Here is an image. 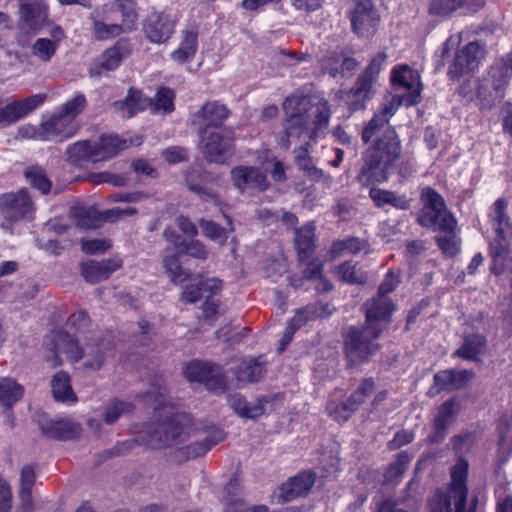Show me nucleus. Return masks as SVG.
<instances>
[{"mask_svg":"<svg viewBox=\"0 0 512 512\" xmlns=\"http://www.w3.org/2000/svg\"><path fill=\"white\" fill-rule=\"evenodd\" d=\"M143 397L157 403L154 407L157 420L146 427L147 445L158 449L176 446L186 441L194 432L192 418L188 414L177 411L172 405L162 403L165 387L159 385L157 389L148 391Z\"/></svg>","mask_w":512,"mask_h":512,"instance_id":"nucleus-1","label":"nucleus"},{"mask_svg":"<svg viewBox=\"0 0 512 512\" xmlns=\"http://www.w3.org/2000/svg\"><path fill=\"white\" fill-rule=\"evenodd\" d=\"M402 154V145L394 128H387L383 134L362 154V166L357 181L364 187L386 182L394 172Z\"/></svg>","mask_w":512,"mask_h":512,"instance_id":"nucleus-2","label":"nucleus"},{"mask_svg":"<svg viewBox=\"0 0 512 512\" xmlns=\"http://www.w3.org/2000/svg\"><path fill=\"white\" fill-rule=\"evenodd\" d=\"M308 105L309 100L305 96L292 95L285 99L283 109L286 121L284 131L277 140L282 149L288 150L294 140L308 138L310 141H316L317 131H313L312 126L308 124L306 114L302 113Z\"/></svg>","mask_w":512,"mask_h":512,"instance_id":"nucleus-3","label":"nucleus"},{"mask_svg":"<svg viewBox=\"0 0 512 512\" xmlns=\"http://www.w3.org/2000/svg\"><path fill=\"white\" fill-rule=\"evenodd\" d=\"M468 463L460 459L451 470V485L448 494H436L431 504V512H475L477 499L472 500L470 508L466 509L468 489L466 479Z\"/></svg>","mask_w":512,"mask_h":512,"instance_id":"nucleus-4","label":"nucleus"},{"mask_svg":"<svg viewBox=\"0 0 512 512\" xmlns=\"http://www.w3.org/2000/svg\"><path fill=\"white\" fill-rule=\"evenodd\" d=\"M382 332L363 326H350L344 336V352L350 365L368 362L380 350L377 339Z\"/></svg>","mask_w":512,"mask_h":512,"instance_id":"nucleus-5","label":"nucleus"},{"mask_svg":"<svg viewBox=\"0 0 512 512\" xmlns=\"http://www.w3.org/2000/svg\"><path fill=\"white\" fill-rule=\"evenodd\" d=\"M200 134V148L205 159L216 164L225 163L234 152V131L223 128L219 131L204 129Z\"/></svg>","mask_w":512,"mask_h":512,"instance_id":"nucleus-6","label":"nucleus"},{"mask_svg":"<svg viewBox=\"0 0 512 512\" xmlns=\"http://www.w3.org/2000/svg\"><path fill=\"white\" fill-rule=\"evenodd\" d=\"M78 129L79 126L75 121L56 112L49 119L43 121L38 128H21L20 132L29 135L27 131L32 130L33 133L30 136L33 138L42 141L63 142L72 138Z\"/></svg>","mask_w":512,"mask_h":512,"instance_id":"nucleus-7","label":"nucleus"},{"mask_svg":"<svg viewBox=\"0 0 512 512\" xmlns=\"http://www.w3.org/2000/svg\"><path fill=\"white\" fill-rule=\"evenodd\" d=\"M163 234L177 254L206 259L207 251L199 241L193 239L197 234V226L168 227Z\"/></svg>","mask_w":512,"mask_h":512,"instance_id":"nucleus-8","label":"nucleus"},{"mask_svg":"<svg viewBox=\"0 0 512 512\" xmlns=\"http://www.w3.org/2000/svg\"><path fill=\"white\" fill-rule=\"evenodd\" d=\"M423 208L419 215L420 224H456L453 215L447 210L444 199L431 187L421 191Z\"/></svg>","mask_w":512,"mask_h":512,"instance_id":"nucleus-9","label":"nucleus"},{"mask_svg":"<svg viewBox=\"0 0 512 512\" xmlns=\"http://www.w3.org/2000/svg\"><path fill=\"white\" fill-rule=\"evenodd\" d=\"M391 82L397 90L404 92L400 101L406 106H413L421 101L422 83L417 71L406 65L395 67L392 70Z\"/></svg>","mask_w":512,"mask_h":512,"instance_id":"nucleus-10","label":"nucleus"},{"mask_svg":"<svg viewBox=\"0 0 512 512\" xmlns=\"http://www.w3.org/2000/svg\"><path fill=\"white\" fill-rule=\"evenodd\" d=\"M177 23V15L170 11L152 12L144 22L143 32L149 42L163 44L172 37Z\"/></svg>","mask_w":512,"mask_h":512,"instance_id":"nucleus-11","label":"nucleus"},{"mask_svg":"<svg viewBox=\"0 0 512 512\" xmlns=\"http://www.w3.org/2000/svg\"><path fill=\"white\" fill-rule=\"evenodd\" d=\"M136 212V209L132 207L125 209L114 207L107 210H99L95 206L77 205L70 209V217L76 224L113 223L123 220L124 216L134 215Z\"/></svg>","mask_w":512,"mask_h":512,"instance_id":"nucleus-12","label":"nucleus"},{"mask_svg":"<svg viewBox=\"0 0 512 512\" xmlns=\"http://www.w3.org/2000/svg\"><path fill=\"white\" fill-rule=\"evenodd\" d=\"M396 304L390 297L375 295L363 304L365 324L369 329L383 332L391 323Z\"/></svg>","mask_w":512,"mask_h":512,"instance_id":"nucleus-13","label":"nucleus"},{"mask_svg":"<svg viewBox=\"0 0 512 512\" xmlns=\"http://www.w3.org/2000/svg\"><path fill=\"white\" fill-rule=\"evenodd\" d=\"M485 49L481 42L473 41L455 53L447 74L450 79H459L478 68L484 57Z\"/></svg>","mask_w":512,"mask_h":512,"instance_id":"nucleus-14","label":"nucleus"},{"mask_svg":"<svg viewBox=\"0 0 512 512\" xmlns=\"http://www.w3.org/2000/svg\"><path fill=\"white\" fill-rule=\"evenodd\" d=\"M0 212L11 221H32L34 215L33 203L25 190L17 193H6L0 197Z\"/></svg>","mask_w":512,"mask_h":512,"instance_id":"nucleus-15","label":"nucleus"},{"mask_svg":"<svg viewBox=\"0 0 512 512\" xmlns=\"http://www.w3.org/2000/svg\"><path fill=\"white\" fill-rule=\"evenodd\" d=\"M378 79L370 72L362 71L356 79L354 86L346 93V103L351 111L365 108L368 100L376 93Z\"/></svg>","mask_w":512,"mask_h":512,"instance_id":"nucleus-16","label":"nucleus"},{"mask_svg":"<svg viewBox=\"0 0 512 512\" xmlns=\"http://www.w3.org/2000/svg\"><path fill=\"white\" fill-rule=\"evenodd\" d=\"M355 8L351 11V24L355 33L361 37L372 35L377 28L379 17L373 9L371 0H353Z\"/></svg>","mask_w":512,"mask_h":512,"instance_id":"nucleus-17","label":"nucleus"},{"mask_svg":"<svg viewBox=\"0 0 512 512\" xmlns=\"http://www.w3.org/2000/svg\"><path fill=\"white\" fill-rule=\"evenodd\" d=\"M19 22L24 29L37 33L48 22V7L43 0H20Z\"/></svg>","mask_w":512,"mask_h":512,"instance_id":"nucleus-18","label":"nucleus"},{"mask_svg":"<svg viewBox=\"0 0 512 512\" xmlns=\"http://www.w3.org/2000/svg\"><path fill=\"white\" fill-rule=\"evenodd\" d=\"M460 411V403L456 398L443 402L438 408L434 419L433 431L429 441L434 444L441 443L448 434L449 427L455 422Z\"/></svg>","mask_w":512,"mask_h":512,"instance_id":"nucleus-19","label":"nucleus"},{"mask_svg":"<svg viewBox=\"0 0 512 512\" xmlns=\"http://www.w3.org/2000/svg\"><path fill=\"white\" fill-rule=\"evenodd\" d=\"M121 267L122 260L116 257L103 259L101 261L88 259L79 264V272L87 283L97 284L107 280Z\"/></svg>","mask_w":512,"mask_h":512,"instance_id":"nucleus-20","label":"nucleus"},{"mask_svg":"<svg viewBox=\"0 0 512 512\" xmlns=\"http://www.w3.org/2000/svg\"><path fill=\"white\" fill-rule=\"evenodd\" d=\"M142 138H122L118 135H102L98 141L93 142L95 154L94 163L105 161L116 156L120 151L133 145H140Z\"/></svg>","mask_w":512,"mask_h":512,"instance_id":"nucleus-21","label":"nucleus"},{"mask_svg":"<svg viewBox=\"0 0 512 512\" xmlns=\"http://www.w3.org/2000/svg\"><path fill=\"white\" fill-rule=\"evenodd\" d=\"M127 52V42L124 40L117 41L93 62L88 70L89 76L91 78H99L103 73L115 70Z\"/></svg>","mask_w":512,"mask_h":512,"instance_id":"nucleus-22","label":"nucleus"},{"mask_svg":"<svg viewBox=\"0 0 512 512\" xmlns=\"http://www.w3.org/2000/svg\"><path fill=\"white\" fill-rule=\"evenodd\" d=\"M59 354H65L70 362L76 363L83 357V350L72 336L65 332H59L54 338L53 350L46 356V361L52 367L60 366L62 359Z\"/></svg>","mask_w":512,"mask_h":512,"instance_id":"nucleus-23","label":"nucleus"},{"mask_svg":"<svg viewBox=\"0 0 512 512\" xmlns=\"http://www.w3.org/2000/svg\"><path fill=\"white\" fill-rule=\"evenodd\" d=\"M229 116V110L216 101L205 103L197 112L191 115L190 121L198 128L199 133L209 127H218Z\"/></svg>","mask_w":512,"mask_h":512,"instance_id":"nucleus-24","label":"nucleus"},{"mask_svg":"<svg viewBox=\"0 0 512 512\" xmlns=\"http://www.w3.org/2000/svg\"><path fill=\"white\" fill-rule=\"evenodd\" d=\"M315 483V474L311 471L298 473L281 484L278 489V502H290L297 497L307 495Z\"/></svg>","mask_w":512,"mask_h":512,"instance_id":"nucleus-25","label":"nucleus"},{"mask_svg":"<svg viewBox=\"0 0 512 512\" xmlns=\"http://www.w3.org/2000/svg\"><path fill=\"white\" fill-rule=\"evenodd\" d=\"M45 100L44 94H34L19 101H13L0 108V125H9L25 117L40 107Z\"/></svg>","mask_w":512,"mask_h":512,"instance_id":"nucleus-26","label":"nucleus"},{"mask_svg":"<svg viewBox=\"0 0 512 512\" xmlns=\"http://www.w3.org/2000/svg\"><path fill=\"white\" fill-rule=\"evenodd\" d=\"M234 186L243 191L245 189H258L264 191L268 188L265 173L253 166H238L231 171Z\"/></svg>","mask_w":512,"mask_h":512,"instance_id":"nucleus-27","label":"nucleus"},{"mask_svg":"<svg viewBox=\"0 0 512 512\" xmlns=\"http://www.w3.org/2000/svg\"><path fill=\"white\" fill-rule=\"evenodd\" d=\"M39 427L46 437L55 440H70L80 434V425L69 419H42Z\"/></svg>","mask_w":512,"mask_h":512,"instance_id":"nucleus-28","label":"nucleus"},{"mask_svg":"<svg viewBox=\"0 0 512 512\" xmlns=\"http://www.w3.org/2000/svg\"><path fill=\"white\" fill-rule=\"evenodd\" d=\"M506 84L495 77L483 79L477 87V99L482 109L490 110L505 96Z\"/></svg>","mask_w":512,"mask_h":512,"instance_id":"nucleus-29","label":"nucleus"},{"mask_svg":"<svg viewBox=\"0 0 512 512\" xmlns=\"http://www.w3.org/2000/svg\"><path fill=\"white\" fill-rule=\"evenodd\" d=\"M222 439V431L213 430V432L207 434L204 438L198 439L193 443L177 450L176 457L183 461L201 457Z\"/></svg>","mask_w":512,"mask_h":512,"instance_id":"nucleus-30","label":"nucleus"},{"mask_svg":"<svg viewBox=\"0 0 512 512\" xmlns=\"http://www.w3.org/2000/svg\"><path fill=\"white\" fill-rule=\"evenodd\" d=\"M394 114L392 105L385 104L379 112L375 113L372 119L365 125L362 130L361 138L365 144H368L373 138L374 140L381 136L385 129L392 128L389 125V118Z\"/></svg>","mask_w":512,"mask_h":512,"instance_id":"nucleus-31","label":"nucleus"},{"mask_svg":"<svg viewBox=\"0 0 512 512\" xmlns=\"http://www.w3.org/2000/svg\"><path fill=\"white\" fill-rule=\"evenodd\" d=\"M220 289L221 281L219 279L208 278L185 286L181 297L187 303H195L201 299L215 296Z\"/></svg>","mask_w":512,"mask_h":512,"instance_id":"nucleus-32","label":"nucleus"},{"mask_svg":"<svg viewBox=\"0 0 512 512\" xmlns=\"http://www.w3.org/2000/svg\"><path fill=\"white\" fill-rule=\"evenodd\" d=\"M473 373L468 370H443L434 375V385L437 391H453L464 388L472 378Z\"/></svg>","mask_w":512,"mask_h":512,"instance_id":"nucleus-33","label":"nucleus"},{"mask_svg":"<svg viewBox=\"0 0 512 512\" xmlns=\"http://www.w3.org/2000/svg\"><path fill=\"white\" fill-rule=\"evenodd\" d=\"M435 241L446 257H454L461 250V238L457 226H437Z\"/></svg>","mask_w":512,"mask_h":512,"instance_id":"nucleus-34","label":"nucleus"},{"mask_svg":"<svg viewBox=\"0 0 512 512\" xmlns=\"http://www.w3.org/2000/svg\"><path fill=\"white\" fill-rule=\"evenodd\" d=\"M294 245L299 262L309 260L315 251V230L313 226H300L295 229Z\"/></svg>","mask_w":512,"mask_h":512,"instance_id":"nucleus-35","label":"nucleus"},{"mask_svg":"<svg viewBox=\"0 0 512 512\" xmlns=\"http://www.w3.org/2000/svg\"><path fill=\"white\" fill-rule=\"evenodd\" d=\"M307 99L310 100L308 97ZM302 113L306 114L308 124L312 126L313 131H317V137L327 128L331 116L327 101L319 100L315 104H311L309 101V105Z\"/></svg>","mask_w":512,"mask_h":512,"instance_id":"nucleus-36","label":"nucleus"},{"mask_svg":"<svg viewBox=\"0 0 512 512\" xmlns=\"http://www.w3.org/2000/svg\"><path fill=\"white\" fill-rule=\"evenodd\" d=\"M228 404L233 411L242 418L256 419L263 415L265 409L261 399L247 402L241 394H233L228 397Z\"/></svg>","mask_w":512,"mask_h":512,"instance_id":"nucleus-37","label":"nucleus"},{"mask_svg":"<svg viewBox=\"0 0 512 512\" xmlns=\"http://www.w3.org/2000/svg\"><path fill=\"white\" fill-rule=\"evenodd\" d=\"M198 48V34L194 30H185L182 32L180 46L171 53V58L177 63L191 61Z\"/></svg>","mask_w":512,"mask_h":512,"instance_id":"nucleus-38","label":"nucleus"},{"mask_svg":"<svg viewBox=\"0 0 512 512\" xmlns=\"http://www.w3.org/2000/svg\"><path fill=\"white\" fill-rule=\"evenodd\" d=\"M179 255L180 254H177L176 250L172 252L170 247H167L162 259V265L165 273L174 284L183 283L188 280L191 275L188 270L182 268L178 259Z\"/></svg>","mask_w":512,"mask_h":512,"instance_id":"nucleus-39","label":"nucleus"},{"mask_svg":"<svg viewBox=\"0 0 512 512\" xmlns=\"http://www.w3.org/2000/svg\"><path fill=\"white\" fill-rule=\"evenodd\" d=\"M51 390L54 399L58 402L75 403L77 401V396L71 387L70 377L64 371H59L52 377Z\"/></svg>","mask_w":512,"mask_h":512,"instance_id":"nucleus-40","label":"nucleus"},{"mask_svg":"<svg viewBox=\"0 0 512 512\" xmlns=\"http://www.w3.org/2000/svg\"><path fill=\"white\" fill-rule=\"evenodd\" d=\"M508 244L505 239L504 230L501 226L495 229V238L490 242L489 249L490 255L493 258L491 272L495 275H500L504 271L501 259L507 254Z\"/></svg>","mask_w":512,"mask_h":512,"instance_id":"nucleus-41","label":"nucleus"},{"mask_svg":"<svg viewBox=\"0 0 512 512\" xmlns=\"http://www.w3.org/2000/svg\"><path fill=\"white\" fill-rule=\"evenodd\" d=\"M263 374L264 368L256 359L243 360L234 371L238 386L257 382Z\"/></svg>","mask_w":512,"mask_h":512,"instance_id":"nucleus-42","label":"nucleus"},{"mask_svg":"<svg viewBox=\"0 0 512 512\" xmlns=\"http://www.w3.org/2000/svg\"><path fill=\"white\" fill-rule=\"evenodd\" d=\"M486 338L481 334H472L464 338V342L455 351V355L471 361H477L486 348Z\"/></svg>","mask_w":512,"mask_h":512,"instance_id":"nucleus-43","label":"nucleus"},{"mask_svg":"<svg viewBox=\"0 0 512 512\" xmlns=\"http://www.w3.org/2000/svg\"><path fill=\"white\" fill-rule=\"evenodd\" d=\"M369 195L378 207L391 205L402 210L409 208V200L405 195H400L390 190L372 188L370 189Z\"/></svg>","mask_w":512,"mask_h":512,"instance_id":"nucleus-44","label":"nucleus"},{"mask_svg":"<svg viewBox=\"0 0 512 512\" xmlns=\"http://www.w3.org/2000/svg\"><path fill=\"white\" fill-rule=\"evenodd\" d=\"M67 161L80 166L84 162H94V146L89 141H78L67 147Z\"/></svg>","mask_w":512,"mask_h":512,"instance_id":"nucleus-45","label":"nucleus"},{"mask_svg":"<svg viewBox=\"0 0 512 512\" xmlns=\"http://www.w3.org/2000/svg\"><path fill=\"white\" fill-rule=\"evenodd\" d=\"M462 6L479 8L483 6V0H432L429 12L435 15H446Z\"/></svg>","mask_w":512,"mask_h":512,"instance_id":"nucleus-46","label":"nucleus"},{"mask_svg":"<svg viewBox=\"0 0 512 512\" xmlns=\"http://www.w3.org/2000/svg\"><path fill=\"white\" fill-rule=\"evenodd\" d=\"M115 9L120 12L124 32L128 33L135 29L138 19L136 3L133 0H117L114 3Z\"/></svg>","mask_w":512,"mask_h":512,"instance_id":"nucleus-47","label":"nucleus"},{"mask_svg":"<svg viewBox=\"0 0 512 512\" xmlns=\"http://www.w3.org/2000/svg\"><path fill=\"white\" fill-rule=\"evenodd\" d=\"M337 274L341 281L351 285H363L368 281V274L350 261L339 265Z\"/></svg>","mask_w":512,"mask_h":512,"instance_id":"nucleus-48","label":"nucleus"},{"mask_svg":"<svg viewBox=\"0 0 512 512\" xmlns=\"http://www.w3.org/2000/svg\"><path fill=\"white\" fill-rule=\"evenodd\" d=\"M23 396V388L11 378H3L0 381V403L5 407H11Z\"/></svg>","mask_w":512,"mask_h":512,"instance_id":"nucleus-49","label":"nucleus"},{"mask_svg":"<svg viewBox=\"0 0 512 512\" xmlns=\"http://www.w3.org/2000/svg\"><path fill=\"white\" fill-rule=\"evenodd\" d=\"M117 105L119 109L126 111V116L130 118L149 106V99L143 97L140 91L130 89L126 98Z\"/></svg>","mask_w":512,"mask_h":512,"instance_id":"nucleus-50","label":"nucleus"},{"mask_svg":"<svg viewBox=\"0 0 512 512\" xmlns=\"http://www.w3.org/2000/svg\"><path fill=\"white\" fill-rule=\"evenodd\" d=\"M133 409L132 403L114 399L105 406L103 420L106 424L112 425L118 421L121 415L129 414Z\"/></svg>","mask_w":512,"mask_h":512,"instance_id":"nucleus-51","label":"nucleus"},{"mask_svg":"<svg viewBox=\"0 0 512 512\" xmlns=\"http://www.w3.org/2000/svg\"><path fill=\"white\" fill-rule=\"evenodd\" d=\"M174 92L169 88H160L154 99H149V108L154 113H169L174 110Z\"/></svg>","mask_w":512,"mask_h":512,"instance_id":"nucleus-52","label":"nucleus"},{"mask_svg":"<svg viewBox=\"0 0 512 512\" xmlns=\"http://www.w3.org/2000/svg\"><path fill=\"white\" fill-rule=\"evenodd\" d=\"M92 33L96 40L105 41L115 38L125 32L123 27L118 24H107L101 20L93 19Z\"/></svg>","mask_w":512,"mask_h":512,"instance_id":"nucleus-53","label":"nucleus"},{"mask_svg":"<svg viewBox=\"0 0 512 512\" xmlns=\"http://www.w3.org/2000/svg\"><path fill=\"white\" fill-rule=\"evenodd\" d=\"M367 247V242L360 240L358 238H348L346 240L336 241L329 253L331 255V259H336L343 252L347 251L351 254L359 253Z\"/></svg>","mask_w":512,"mask_h":512,"instance_id":"nucleus-54","label":"nucleus"},{"mask_svg":"<svg viewBox=\"0 0 512 512\" xmlns=\"http://www.w3.org/2000/svg\"><path fill=\"white\" fill-rule=\"evenodd\" d=\"M206 388L216 394H223L229 388L228 380L222 367L215 365L211 369V373L204 382Z\"/></svg>","mask_w":512,"mask_h":512,"instance_id":"nucleus-55","label":"nucleus"},{"mask_svg":"<svg viewBox=\"0 0 512 512\" xmlns=\"http://www.w3.org/2000/svg\"><path fill=\"white\" fill-rule=\"evenodd\" d=\"M87 105L86 97L82 93H77L72 99L66 101L57 111L67 119L75 121L76 117L80 115Z\"/></svg>","mask_w":512,"mask_h":512,"instance_id":"nucleus-56","label":"nucleus"},{"mask_svg":"<svg viewBox=\"0 0 512 512\" xmlns=\"http://www.w3.org/2000/svg\"><path fill=\"white\" fill-rule=\"evenodd\" d=\"M375 383L372 378L364 379L359 387L347 398L349 405L356 412L365 400L373 393Z\"/></svg>","mask_w":512,"mask_h":512,"instance_id":"nucleus-57","label":"nucleus"},{"mask_svg":"<svg viewBox=\"0 0 512 512\" xmlns=\"http://www.w3.org/2000/svg\"><path fill=\"white\" fill-rule=\"evenodd\" d=\"M29 184L39 190L42 194H47L51 190L52 183L47 178L46 173L40 167H32L25 172Z\"/></svg>","mask_w":512,"mask_h":512,"instance_id":"nucleus-58","label":"nucleus"},{"mask_svg":"<svg viewBox=\"0 0 512 512\" xmlns=\"http://www.w3.org/2000/svg\"><path fill=\"white\" fill-rule=\"evenodd\" d=\"M213 366L208 362L193 361L186 366L184 374L189 381L204 383Z\"/></svg>","mask_w":512,"mask_h":512,"instance_id":"nucleus-59","label":"nucleus"},{"mask_svg":"<svg viewBox=\"0 0 512 512\" xmlns=\"http://www.w3.org/2000/svg\"><path fill=\"white\" fill-rule=\"evenodd\" d=\"M411 459L406 452H400L396 460L389 465L385 473L387 482H396L407 470Z\"/></svg>","mask_w":512,"mask_h":512,"instance_id":"nucleus-60","label":"nucleus"},{"mask_svg":"<svg viewBox=\"0 0 512 512\" xmlns=\"http://www.w3.org/2000/svg\"><path fill=\"white\" fill-rule=\"evenodd\" d=\"M453 450L457 454H465L474 446L476 442V433L473 431H464L454 435L450 439Z\"/></svg>","mask_w":512,"mask_h":512,"instance_id":"nucleus-61","label":"nucleus"},{"mask_svg":"<svg viewBox=\"0 0 512 512\" xmlns=\"http://www.w3.org/2000/svg\"><path fill=\"white\" fill-rule=\"evenodd\" d=\"M58 46L48 38H39L32 46V53L44 62H48L56 53Z\"/></svg>","mask_w":512,"mask_h":512,"instance_id":"nucleus-62","label":"nucleus"},{"mask_svg":"<svg viewBox=\"0 0 512 512\" xmlns=\"http://www.w3.org/2000/svg\"><path fill=\"white\" fill-rule=\"evenodd\" d=\"M490 75L508 85L512 77V51L491 67Z\"/></svg>","mask_w":512,"mask_h":512,"instance_id":"nucleus-63","label":"nucleus"},{"mask_svg":"<svg viewBox=\"0 0 512 512\" xmlns=\"http://www.w3.org/2000/svg\"><path fill=\"white\" fill-rule=\"evenodd\" d=\"M327 410L329 415L338 422H346L355 413L347 399L341 403L330 402Z\"/></svg>","mask_w":512,"mask_h":512,"instance_id":"nucleus-64","label":"nucleus"}]
</instances>
